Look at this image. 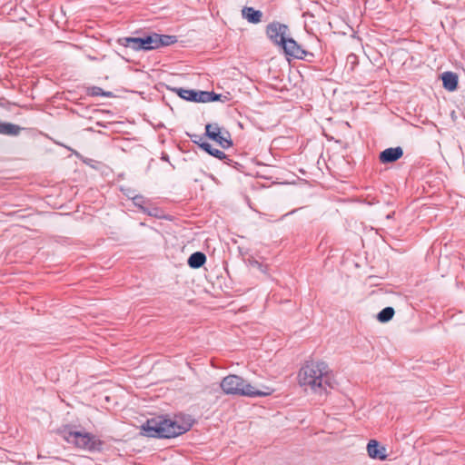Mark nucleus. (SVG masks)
Returning <instances> with one entry per match:
<instances>
[{
  "mask_svg": "<svg viewBox=\"0 0 465 465\" xmlns=\"http://www.w3.org/2000/svg\"><path fill=\"white\" fill-rule=\"evenodd\" d=\"M195 420L192 415L179 413L173 419L168 415H159L148 419L141 426L143 436L155 439H173L189 431Z\"/></svg>",
  "mask_w": 465,
  "mask_h": 465,
  "instance_id": "nucleus-1",
  "label": "nucleus"
},
{
  "mask_svg": "<svg viewBox=\"0 0 465 465\" xmlns=\"http://www.w3.org/2000/svg\"><path fill=\"white\" fill-rule=\"evenodd\" d=\"M221 388L225 394L250 398L269 396L273 392V390L269 387H265V390H255L252 384L235 374L224 377L221 382Z\"/></svg>",
  "mask_w": 465,
  "mask_h": 465,
  "instance_id": "nucleus-2",
  "label": "nucleus"
},
{
  "mask_svg": "<svg viewBox=\"0 0 465 465\" xmlns=\"http://www.w3.org/2000/svg\"><path fill=\"white\" fill-rule=\"evenodd\" d=\"M328 372V365L324 361L308 362L298 373L302 386H310L315 392L323 388V376Z\"/></svg>",
  "mask_w": 465,
  "mask_h": 465,
  "instance_id": "nucleus-3",
  "label": "nucleus"
},
{
  "mask_svg": "<svg viewBox=\"0 0 465 465\" xmlns=\"http://www.w3.org/2000/svg\"><path fill=\"white\" fill-rule=\"evenodd\" d=\"M267 37L277 46H279L286 55L292 48V44L296 41L290 36V30L287 25L273 21L266 26Z\"/></svg>",
  "mask_w": 465,
  "mask_h": 465,
  "instance_id": "nucleus-4",
  "label": "nucleus"
},
{
  "mask_svg": "<svg viewBox=\"0 0 465 465\" xmlns=\"http://www.w3.org/2000/svg\"><path fill=\"white\" fill-rule=\"evenodd\" d=\"M64 438L68 443L74 444L76 447L91 452L103 450L104 441L90 432L71 430L65 431Z\"/></svg>",
  "mask_w": 465,
  "mask_h": 465,
  "instance_id": "nucleus-5",
  "label": "nucleus"
},
{
  "mask_svg": "<svg viewBox=\"0 0 465 465\" xmlns=\"http://www.w3.org/2000/svg\"><path fill=\"white\" fill-rule=\"evenodd\" d=\"M118 43L136 52L156 50L154 32L143 33L140 36L122 37L118 39Z\"/></svg>",
  "mask_w": 465,
  "mask_h": 465,
  "instance_id": "nucleus-6",
  "label": "nucleus"
},
{
  "mask_svg": "<svg viewBox=\"0 0 465 465\" xmlns=\"http://www.w3.org/2000/svg\"><path fill=\"white\" fill-rule=\"evenodd\" d=\"M203 136L217 143L223 149H228L233 145L230 132L220 127L216 123L205 124Z\"/></svg>",
  "mask_w": 465,
  "mask_h": 465,
  "instance_id": "nucleus-7",
  "label": "nucleus"
},
{
  "mask_svg": "<svg viewBox=\"0 0 465 465\" xmlns=\"http://www.w3.org/2000/svg\"><path fill=\"white\" fill-rule=\"evenodd\" d=\"M401 146L389 147L379 153V161L382 164H389L397 162L403 156Z\"/></svg>",
  "mask_w": 465,
  "mask_h": 465,
  "instance_id": "nucleus-8",
  "label": "nucleus"
},
{
  "mask_svg": "<svg viewBox=\"0 0 465 465\" xmlns=\"http://www.w3.org/2000/svg\"><path fill=\"white\" fill-rule=\"evenodd\" d=\"M292 45V48L288 51L286 56L292 57L294 59L303 60L308 63H312L314 61L315 54L312 52L305 50L297 42Z\"/></svg>",
  "mask_w": 465,
  "mask_h": 465,
  "instance_id": "nucleus-9",
  "label": "nucleus"
},
{
  "mask_svg": "<svg viewBox=\"0 0 465 465\" xmlns=\"http://www.w3.org/2000/svg\"><path fill=\"white\" fill-rule=\"evenodd\" d=\"M367 452L370 458L378 460H387L386 448L376 440H371L367 443Z\"/></svg>",
  "mask_w": 465,
  "mask_h": 465,
  "instance_id": "nucleus-10",
  "label": "nucleus"
},
{
  "mask_svg": "<svg viewBox=\"0 0 465 465\" xmlns=\"http://www.w3.org/2000/svg\"><path fill=\"white\" fill-rule=\"evenodd\" d=\"M443 88L448 92H454L458 89L459 76L451 71L443 72L440 74Z\"/></svg>",
  "mask_w": 465,
  "mask_h": 465,
  "instance_id": "nucleus-11",
  "label": "nucleus"
},
{
  "mask_svg": "<svg viewBox=\"0 0 465 465\" xmlns=\"http://www.w3.org/2000/svg\"><path fill=\"white\" fill-rule=\"evenodd\" d=\"M176 94L180 98L193 103H199V91L195 89H185L183 87H167Z\"/></svg>",
  "mask_w": 465,
  "mask_h": 465,
  "instance_id": "nucleus-12",
  "label": "nucleus"
},
{
  "mask_svg": "<svg viewBox=\"0 0 465 465\" xmlns=\"http://www.w3.org/2000/svg\"><path fill=\"white\" fill-rule=\"evenodd\" d=\"M229 100L226 95L217 94L214 91H199V103H211L220 101L225 103Z\"/></svg>",
  "mask_w": 465,
  "mask_h": 465,
  "instance_id": "nucleus-13",
  "label": "nucleus"
},
{
  "mask_svg": "<svg viewBox=\"0 0 465 465\" xmlns=\"http://www.w3.org/2000/svg\"><path fill=\"white\" fill-rule=\"evenodd\" d=\"M242 16L251 24H258L262 21V13L252 6H244L242 9Z\"/></svg>",
  "mask_w": 465,
  "mask_h": 465,
  "instance_id": "nucleus-14",
  "label": "nucleus"
},
{
  "mask_svg": "<svg viewBox=\"0 0 465 465\" xmlns=\"http://www.w3.org/2000/svg\"><path fill=\"white\" fill-rule=\"evenodd\" d=\"M206 260V255L203 252L197 251L189 256L187 264L192 269H199L205 264Z\"/></svg>",
  "mask_w": 465,
  "mask_h": 465,
  "instance_id": "nucleus-15",
  "label": "nucleus"
},
{
  "mask_svg": "<svg viewBox=\"0 0 465 465\" xmlns=\"http://www.w3.org/2000/svg\"><path fill=\"white\" fill-rule=\"evenodd\" d=\"M155 35V47L156 49L166 47L177 43L176 35H162L154 32Z\"/></svg>",
  "mask_w": 465,
  "mask_h": 465,
  "instance_id": "nucleus-16",
  "label": "nucleus"
},
{
  "mask_svg": "<svg viewBox=\"0 0 465 465\" xmlns=\"http://www.w3.org/2000/svg\"><path fill=\"white\" fill-rule=\"evenodd\" d=\"M22 127L19 125L9 123V122H0V134L10 136H16L20 134Z\"/></svg>",
  "mask_w": 465,
  "mask_h": 465,
  "instance_id": "nucleus-17",
  "label": "nucleus"
},
{
  "mask_svg": "<svg viewBox=\"0 0 465 465\" xmlns=\"http://www.w3.org/2000/svg\"><path fill=\"white\" fill-rule=\"evenodd\" d=\"M394 314L395 311L393 307L387 306L377 313L376 319L381 323H386L393 318Z\"/></svg>",
  "mask_w": 465,
  "mask_h": 465,
  "instance_id": "nucleus-18",
  "label": "nucleus"
},
{
  "mask_svg": "<svg viewBox=\"0 0 465 465\" xmlns=\"http://www.w3.org/2000/svg\"><path fill=\"white\" fill-rule=\"evenodd\" d=\"M208 154L218 159V160L223 161V163L227 165L232 164V159L229 158V156L225 153H223V151H221L219 149L213 147L208 152Z\"/></svg>",
  "mask_w": 465,
  "mask_h": 465,
  "instance_id": "nucleus-19",
  "label": "nucleus"
},
{
  "mask_svg": "<svg viewBox=\"0 0 465 465\" xmlns=\"http://www.w3.org/2000/svg\"><path fill=\"white\" fill-rule=\"evenodd\" d=\"M150 201L142 194H137L133 197V203L135 207L139 208L142 212L146 207V203Z\"/></svg>",
  "mask_w": 465,
  "mask_h": 465,
  "instance_id": "nucleus-20",
  "label": "nucleus"
},
{
  "mask_svg": "<svg viewBox=\"0 0 465 465\" xmlns=\"http://www.w3.org/2000/svg\"><path fill=\"white\" fill-rule=\"evenodd\" d=\"M143 213L149 215V216H152V217H155V218H161L162 215H161V213L162 211L157 208V207H148L146 206L143 211Z\"/></svg>",
  "mask_w": 465,
  "mask_h": 465,
  "instance_id": "nucleus-21",
  "label": "nucleus"
},
{
  "mask_svg": "<svg viewBox=\"0 0 465 465\" xmlns=\"http://www.w3.org/2000/svg\"><path fill=\"white\" fill-rule=\"evenodd\" d=\"M73 153L78 157L79 159H81L83 161V163H84L86 165L92 167V168H96L95 164L98 163L94 159H91V158H84L78 152L74 151V150H72L70 149Z\"/></svg>",
  "mask_w": 465,
  "mask_h": 465,
  "instance_id": "nucleus-22",
  "label": "nucleus"
},
{
  "mask_svg": "<svg viewBox=\"0 0 465 465\" xmlns=\"http://www.w3.org/2000/svg\"><path fill=\"white\" fill-rule=\"evenodd\" d=\"M87 95L90 96H102V94H104V89H102L99 86H89L86 89Z\"/></svg>",
  "mask_w": 465,
  "mask_h": 465,
  "instance_id": "nucleus-23",
  "label": "nucleus"
},
{
  "mask_svg": "<svg viewBox=\"0 0 465 465\" xmlns=\"http://www.w3.org/2000/svg\"><path fill=\"white\" fill-rule=\"evenodd\" d=\"M120 191L124 196L133 201V197L136 196L135 191L130 187L121 186Z\"/></svg>",
  "mask_w": 465,
  "mask_h": 465,
  "instance_id": "nucleus-24",
  "label": "nucleus"
},
{
  "mask_svg": "<svg viewBox=\"0 0 465 465\" xmlns=\"http://www.w3.org/2000/svg\"><path fill=\"white\" fill-rule=\"evenodd\" d=\"M186 135L189 136L191 141L197 145H199V143L203 141V137H204L203 134L199 135V134H189V133H186Z\"/></svg>",
  "mask_w": 465,
  "mask_h": 465,
  "instance_id": "nucleus-25",
  "label": "nucleus"
},
{
  "mask_svg": "<svg viewBox=\"0 0 465 465\" xmlns=\"http://www.w3.org/2000/svg\"><path fill=\"white\" fill-rule=\"evenodd\" d=\"M198 147L208 153V152L213 148V145L209 142L203 140L199 143Z\"/></svg>",
  "mask_w": 465,
  "mask_h": 465,
  "instance_id": "nucleus-26",
  "label": "nucleus"
},
{
  "mask_svg": "<svg viewBox=\"0 0 465 465\" xmlns=\"http://www.w3.org/2000/svg\"><path fill=\"white\" fill-rule=\"evenodd\" d=\"M323 385L332 388L331 380L325 374L323 376Z\"/></svg>",
  "mask_w": 465,
  "mask_h": 465,
  "instance_id": "nucleus-27",
  "label": "nucleus"
},
{
  "mask_svg": "<svg viewBox=\"0 0 465 465\" xmlns=\"http://www.w3.org/2000/svg\"><path fill=\"white\" fill-rule=\"evenodd\" d=\"M161 160L170 163V157L166 153H162Z\"/></svg>",
  "mask_w": 465,
  "mask_h": 465,
  "instance_id": "nucleus-28",
  "label": "nucleus"
},
{
  "mask_svg": "<svg viewBox=\"0 0 465 465\" xmlns=\"http://www.w3.org/2000/svg\"><path fill=\"white\" fill-rule=\"evenodd\" d=\"M102 96L104 97H113L114 96V94L110 91H104V94H102Z\"/></svg>",
  "mask_w": 465,
  "mask_h": 465,
  "instance_id": "nucleus-29",
  "label": "nucleus"
},
{
  "mask_svg": "<svg viewBox=\"0 0 465 465\" xmlns=\"http://www.w3.org/2000/svg\"><path fill=\"white\" fill-rule=\"evenodd\" d=\"M230 166L233 167L236 170H239L240 167H242V164L232 160V164Z\"/></svg>",
  "mask_w": 465,
  "mask_h": 465,
  "instance_id": "nucleus-30",
  "label": "nucleus"
},
{
  "mask_svg": "<svg viewBox=\"0 0 465 465\" xmlns=\"http://www.w3.org/2000/svg\"><path fill=\"white\" fill-rule=\"evenodd\" d=\"M393 215H394V213H393V212H392V213H390L389 214H387L386 218H387V219H391V218L393 217Z\"/></svg>",
  "mask_w": 465,
  "mask_h": 465,
  "instance_id": "nucleus-31",
  "label": "nucleus"
},
{
  "mask_svg": "<svg viewBox=\"0 0 465 465\" xmlns=\"http://www.w3.org/2000/svg\"><path fill=\"white\" fill-rule=\"evenodd\" d=\"M209 177H210L211 179H213V180H215V177H214V175H213V174H209Z\"/></svg>",
  "mask_w": 465,
  "mask_h": 465,
  "instance_id": "nucleus-32",
  "label": "nucleus"
}]
</instances>
